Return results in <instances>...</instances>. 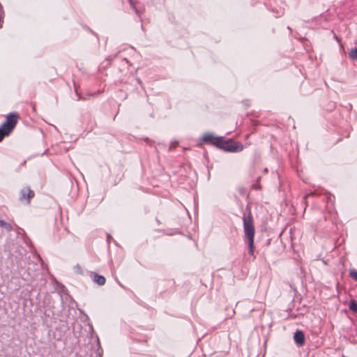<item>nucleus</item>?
Masks as SVG:
<instances>
[{
	"label": "nucleus",
	"mask_w": 357,
	"mask_h": 357,
	"mask_svg": "<svg viewBox=\"0 0 357 357\" xmlns=\"http://www.w3.org/2000/svg\"><path fill=\"white\" fill-rule=\"evenodd\" d=\"M0 227H4L8 231L13 229L12 226L9 223L2 220H0Z\"/></svg>",
	"instance_id": "obj_10"
},
{
	"label": "nucleus",
	"mask_w": 357,
	"mask_h": 357,
	"mask_svg": "<svg viewBox=\"0 0 357 357\" xmlns=\"http://www.w3.org/2000/svg\"><path fill=\"white\" fill-rule=\"evenodd\" d=\"M349 307L351 310L354 311V312L356 310H357V303L355 301L352 300L349 303Z\"/></svg>",
	"instance_id": "obj_12"
},
{
	"label": "nucleus",
	"mask_w": 357,
	"mask_h": 357,
	"mask_svg": "<svg viewBox=\"0 0 357 357\" xmlns=\"http://www.w3.org/2000/svg\"><path fill=\"white\" fill-rule=\"evenodd\" d=\"M6 135L0 130V142L6 137Z\"/></svg>",
	"instance_id": "obj_16"
},
{
	"label": "nucleus",
	"mask_w": 357,
	"mask_h": 357,
	"mask_svg": "<svg viewBox=\"0 0 357 357\" xmlns=\"http://www.w3.org/2000/svg\"><path fill=\"white\" fill-rule=\"evenodd\" d=\"M218 148L225 151L234 153L241 151L243 149V146L239 142L226 140L224 137H222V140L220 142Z\"/></svg>",
	"instance_id": "obj_3"
},
{
	"label": "nucleus",
	"mask_w": 357,
	"mask_h": 357,
	"mask_svg": "<svg viewBox=\"0 0 357 357\" xmlns=\"http://www.w3.org/2000/svg\"><path fill=\"white\" fill-rule=\"evenodd\" d=\"M243 231L245 238L248 239V245L249 253L251 255L254 254V237L255 234V226L250 212L244 215L243 219Z\"/></svg>",
	"instance_id": "obj_1"
},
{
	"label": "nucleus",
	"mask_w": 357,
	"mask_h": 357,
	"mask_svg": "<svg viewBox=\"0 0 357 357\" xmlns=\"http://www.w3.org/2000/svg\"><path fill=\"white\" fill-rule=\"evenodd\" d=\"M321 193L320 192H318L317 190H315L313 192H311L308 194H307L305 197H304V199H306L307 197H310V196H314V195H320Z\"/></svg>",
	"instance_id": "obj_15"
},
{
	"label": "nucleus",
	"mask_w": 357,
	"mask_h": 357,
	"mask_svg": "<svg viewBox=\"0 0 357 357\" xmlns=\"http://www.w3.org/2000/svg\"><path fill=\"white\" fill-rule=\"evenodd\" d=\"M355 312L357 314V310H356V312Z\"/></svg>",
	"instance_id": "obj_21"
},
{
	"label": "nucleus",
	"mask_w": 357,
	"mask_h": 357,
	"mask_svg": "<svg viewBox=\"0 0 357 357\" xmlns=\"http://www.w3.org/2000/svg\"><path fill=\"white\" fill-rule=\"evenodd\" d=\"M26 197H27V192H24V188H23L20 192V201L26 202Z\"/></svg>",
	"instance_id": "obj_13"
},
{
	"label": "nucleus",
	"mask_w": 357,
	"mask_h": 357,
	"mask_svg": "<svg viewBox=\"0 0 357 357\" xmlns=\"http://www.w3.org/2000/svg\"><path fill=\"white\" fill-rule=\"evenodd\" d=\"M75 269H76L77 271H79L80 267L78 265H77L76 266H75Z\"/></svg>",
	"instance_id": "obj_18"
},
{
	"label": "nucleus",
	"mask_w": 357,
	"mask_h": 357,
	"mask_svg": "<svg viewBox=\"0 0 357 357\" xmlns=\"http://www.w3.org/2000/svg\"><path fill=\"white\" fill-rule=\"evenodd\" d=\"M4 19V10L2 5L0 3V29L2 28Z\"/></svg>",
	"instance_id": "obj_11"
},
{
	"label": "nucleus",
	"mask_w": 357,
	"mask_h": 357,
	"mask_svg": "<svg viewBox=\"0 0 357 357\" xmlns=\"http://www.w3.org/2000/svg\"><path fill=\"white\" fill-rule=\"evenodd\" d=\"M89 326L90 331H91V333H93V328L92 325L89 324Z\"/></svg>",
	"instance_id": "obj_17"
},
{
	"label": "nucleus",
	"mask_w": 357,
	"mask_h": 357,
	"mask_svg": "<svg viewBox=\"0 0 357 357\" xmlns=\"http://www.w3.org/2000/svg\"><path fill=\"white\" fill-rule=\"evenodd\" d=\"M222 140V137L215 136L213 133L206 132L200 139L201 143L212 144L218 147L220 142Z\"/></svg>",
	"instance_id": "obj_4"
},
{
	"label": "nucleus",
	"mask_w": 357,
	"mask_h": 357,
	"mask_svg": "<svg viewBox=\"0 0 357 357\" xmlns=\"http://www.w3.org/2000/svg\"><path fill=\"white\" fill-rule=\"evenodd\" d=\"M131 8H132V10L135 12V13L138 15V16H140L141 14H142V10H139L137 6H136V3H137V1L135 0H128Z\"/></svg>",
	"instance_id": "obj_7"
},
{
	"label": "nucleus",
	"mask_w": 357,
	"mask_h": 357,
	"mask_svg": "<svg viewBox=\"0 0 357 357\" xmlns=\"http://www.w3.org/2000/svg\"><path fill=\"white\" fill-rule=\"evenodd\" d=\"M355 312L357 314V310H356V312Z\"/></svg>",
	"instance_id": "obj_20"
},
{
	"label": "nucleus",
	"mask_w": 357,
	"mask_h": 357,
	"mask_svg": "<svg viewBox=\"0 0 357 357\" xmlns=\"http://www.w3.org/2000/svg\"><path fill=\"white\" fill-rule=\"evenodd\" d=\"M349 275L357 282V271L355 269L349 270Z\"/></svg>",
	"instance_id": "obj_14"
},
{
	"label": "nucleus",
	"mask_w": 357,
	"mask_h": 357,
	"mask_svg": "<svg viewBox=\"0 0 357 357\" xmlns=\"http://www.w3.org/2000/svg\"><path fill=\"white\" fill-rule=\"evenodd\" d=\"M24 192H27V197L26 199V204H29L30 199L33 197L34 196V192L31 190L29 187H24Z\"/></svg>",
	"instance_id": "obj_8"
},
{
	"label": "nucleus",
	"mask_w": 357,
	"mask_h": 357,
	"mask_svg": "<svg viewBox=\"0 0 357 357\" xmlns=\"http://www.w3.org/2000/svg\"><path fill=\"white\" fill-rule=\"evenodd\" d=\"M349 56L353 60H357V47L352 48L349 52Z\"/></svg>",
	"instance_id": "obj_9"
},
{
	"label": "nucleus",
	"mask_w": 357,
	"mask_h": 357,
	"mask_svg": "<svg viewBox=\"0 0 357 357\" xmlns=\"http://www.w3.org/2000/svg\"><path fill=\"white\" fill-rule=\"evenodd\" d=\"M294 340L295 342L299 345H303L305 342L304 333L301 331H297L294 333Z\"/></svg>",
	"instance_id": "obj_5"
},
{
	"label": "nucleus",
	"mask_w": 357,
	"mask_h": 357,
	"mask_svg": "<svg viewBox=\"0 0 357 357\" xmlns=\"http://www.w3.org/2000/svg\"><path fill=\"white\" fill-rule=\"evenodd\" d=\"M137 82H138L139 84H141V83H142V81L140 80V79H137Z\"/></svg>",
	"instance_id": "obj_19"
},
{
	"label": "nucleus",
	"mask_w": 357,
	"mask_h": 357,
	"mask_svg": "<svg viewBox=\"0 0 357 357\" xmlns=\"http://www.w3.org/2000/svg\"><path fill=\"white\" fill-rule=\"evenodd\" d=\"M17 119L18 116L15 112L10 113L6 116L5 122L0 126V130L4 133V135L6 136L8 135L13 130L17 122Z\"/></svg>",
	"instance_id": "obj_2"
},
{
	"label": "nucleus",
	"mask_w": 357,
	"mask_h": 357,
	"mask_svg": "<svg viewBox=\"0 0 357 357\" xmlns=\"http://www.w3.org/2000/svg\"><path fill=\"white\" fill-rule=\"evenodd\" d=\"M93 281L98 285H103L105 283V278L102 275H100L97 273H92Z\"/></svg>",
	"instance_id": "obj_6"
}]
</instances>
